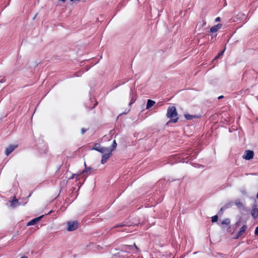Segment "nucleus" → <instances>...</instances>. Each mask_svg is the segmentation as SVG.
Returning <instances> with one entry per match:
<instances>
[{"instance_id": "1", "label": "nucleus", "mask_w": 258, "mask_h": 258, "mask_svg": "<svg viewBox=\"0 0 258 258\" xmlns=\"http://www.w3.org/2000/svg\"><path fill=\"white\" fill-rule=\"evenodd\" d=\"M166 116L168 118H170V122L176 123L178 120L177 117V113L175 106H170L167 109Z\"/></svg>"}, {"instance_id": "2", "label": "nucleus", "mask_w": 258, "mask_h": 258, "mask_svg": "<svg viewBox=\"0 0 258 258\" xmlns=\"http://www.w3.org/2000/svg\"><path fill=\"white\" fill-rule=\"evenodd\" d=\"M79 223L77 221H69L67 223V230L73 231L78 227Z\"/></svg>"}, {"instance_id": "3", "label": "nucleus", "mask_w": 258, "mask_h": 258, "mask_svg": "<svg viewBox=\"0 0 258 258\" xmlns=\"http://www.w3.org/2000/svg\"><path fill=\"white\" fill-rule=\"evenodd\" d=\"M27 202L24 203L19 202L16 198L14 197L10 201V206L13 208H15L20 205H24Z\"/></svg>"}, {"instance_id": "4", "label": "nucleus", "mask_w": 258, "mask_h": 258, "mask_svg": "<svg viewBox=\"0 0 258 258\" xmlns=\"http://www.w3.org/2000/svg\"><path fill=\"white\" fill-rule=\"evenodd\" d=\"M222 25L221 24H218L210 28V32L213 33L212 35V39L216 37L217 36L216 34L214 35V33L216 32L218 30H219L222 27Z\"/></svg>"}, {"instance_id": "5", "label": "nucleus", "mask_w": 258, "mask_h": 258, "mask_svg": "<svg viewBox=\"0 0 258 258\" xmlns=\"http://www.w3.org/2000/svg\"><path fill=\"white\" fill-rule=\"evenodd\" d=\"M112 156V150L103 154L101 158V162L102 164H105L108 159Z\"/></svg>"}, {"instance_id": "6", "label": "nucleus", "mask_w": 258, "mask_h": 258, "mask_svg": "<svg viewBox=\"0 0 258 258\" xmlns=\"http://www.w3.org/2000/svg\"><path fill=\"white\" fill-rule=\"evenodd\" d=\"M258 205L257 204H254L252 207V209L251 211V215L254 219L258 217Z\"/></svg>"}, {"instance_id": "7", "label": "nucleus", "mask_w": 258, "mask_h": 258, "mask_svg": "<svg viewBox=\"0 0 258 258\" xmlns=\"http://www.w3.org/2000/svg\"><path fill=\"white\" fill-rule=\"evenodd\" d=\"M254 155L253 152L251 150H246L245 151L243 158L246 160H250L253 158Z\"/></svg>"}, {"instance_id": "8", "label": "nucleus", "mask_w": 258, "mask_h": 258, "mask_svg": "<svg viewBox=\"0 0 258 258\" xmlns=\"http://www.w3.org/2000/svg\"><path fill=\"white\" fill-rule=\"evenodd\" d=\"M17 145H10L5 150V154L7 156L9 155L17 147Z\"/></svg>"}, {"instance_id": "9", "label": "nucleus", "mask_w": 258, "mask_h": 258, "mask_svg": "<svg viewBox=\"0 0 258 258\" xmlns=\"http://www.w3.org/2000/svg\"><path fill=\"white\" fill-rule=\"evenodd\" d=\"M247 228V227L246 225H243L240 229V230L237 233L235 238L237 239L240 237L245 232Z\"/></svg>"}, {"instance_id": "10", "label": "nucleus", "mask_w": 258, "mask_h": 258, "mask_svg": "<svg viewBox=\"0 0 258 258\" xmlns=\"http://www.w3.org/2000/svg\"><path fill=\"white\" fill-rule=\"evenodd\" d=\"M44 216V215H42L41 216L38 217L37 218H35L31 221H30L29 222L27 223V226H31V225H34L36 224L37 222H38Z\"/></svg>"}, {"instance_id": "11", "label": "nucleus", "mask_w": 258, "mask_h": 258, "mask_svg": "<svg viewBox=\"0 0 258 258\" xmlns=\"http://www.w3.org/2000/svg\"><path fill=\"white\" fill-rule=\"evenodd\" d=\"M90 101L91 104L89 105H87V107L90 109L94 108L97 104V102L94 98H90Z\"/></svg>"}, {"instance_id": "12", "label": "nucleus", "mask_w": 258, "mask_h": 258, "mask_svg": "<svg viewBox=\"0 0 258 258\" xmlns=\"http://www.w3.org/2000/svg\"><path fill=\"white\" fill-rule=\"evenodd\" d=\"M130 97H131V100L129 103V105H131L133 103H134L135 102V101H136V98L135 96L134 92L132 89L131 90Z\"/></svg>"}, {"instance_id": "13", "label": "nucleus", "mask_w": 258, "mask_h": 258, "mask_svg": "<svg viewBox=\"0 0 258 258\" xmlns=\"http://www.w3.org/2000/svg\"><path fill=\"white\" fill-rule=\"evenodd\" d=\"M200 116H200V115H190L188 114H186L184 115V117L187 120H191L194 118H199L200 117Z\"/></svg>"}, {"instance_id": "14", "label": "nucleus", "mask_w": 258, "mask_h": 258, "mask_svg": "<svg viewBox=\"0 0 258 258\" xmlns=\"http://www.w3.org/2000/svg\"><path fill=\"white\" fill-rule=\"evenodd\" d=\"M109 151H110L109 148L102 147H101L99 148V150H98V152H99L102 153L103 154H105L106 152H109Z\"/></svg>"}, {"instance_id": "15", "label": "nucleus", "mask_w": 258, "mask_h": 258, "mask_svg": "<svg viewBox=\"0 0 258 258\" xmlns=\"http://www.w3.org/2000/svg\"><path fill=\"white\" fill-rule=\"evenodd\" d=\"M155 103V102L151 99H148L146 105V109H149L153 106Z\"/></svg>"}, {"instance_id": "16", "label": "nucleus", "mask_w": 258, "mask_h": 258, "mask_svg": "<svg viewBox=\"0 0 258 258\" xmlns=\"http://www.w3.org/2000/svg\"><path fill=\"white\" fill-rule=\"evenodd\" d=\"M232 205H233L232 202L227 203L221 208V210H225L226 209L229 208L231 207Z\"/></svg>"}, {"instance_id": "17", "label": "nucleus", "mask_w": 258, "mask_h": 258, "mask_svg": "<svg viewBox=\"0 0 258 258\" xmlns=\"http://www.w3.org/2000/svg\"><path fill=\"white\" fill-rule=\"evenodd\" d=\"M84 164H85V166H86L85 163H84ZM91 169H92V168L91 167H86L85 169L84 170H82V171H81L80 172V174L81 175L82 174H84L85 173H87V172L90 171Z\"/></svg>"}, {"instance_id": "18", "label": "nucleus", "mask_w": 258, "mask_h": 258, "mask_svg": "<svg viewBox=\"0 0 258 258\" xmlns=\"http://www.w3.org/2000/svg\"><path fill=\"white\" fill-rule=\"evenodd\" d=\"M230 219H228V218H227V219H225L224 220H223L222 222H221V224L222 225H228L230 224Z\"/></svg>"}, {"instance_id": "19", "label": "nucleus", "mask_w": 258, "mask_h": 258, "mask_svg": "<svg viewBox=\"0 0 258 258\" xmlns=\"http://www.w3.org/2000/svg\"><path fill=\"white\" fill-rule=\"evenodd\" d=\"M101 146H100V145L99 144L96 143L94 145V146L92 148V150H94L98 151V150H99V148Z\"/></svg>"}, {"instance_id": "20", "label": "nucleus", "mask_w": 258, "mask_h": 258, "mask_svg": "<svg viewBox=\"0 0 258 258\" xmlns=\"http://www.w3.org/2000/svg\"><path fill=\"white\" fill-rule=\"evenodd\" d=\"M117 146V143L115 140H114L112 145V149H110V150H112V152L116 148Z\"/></svg>"}, {"instance_id": "21", "label": "nucleus", "mask_w": 258, "mask_h": 258, "mask_svg": "<svg viewBox=\"0 0 258 258\" xmlns=\"http://www.w3.org/2000/svg\"><path fill=\"white\" fill-rule=\"evenodd\" d=\"M235 204L238 207L241 208L243 207V204L239 201H235Z\"/></svg>"}, {"instance_id": "22", "label": "nucleus", "mask_w": 258, "mask_h": 258, "mask_svg": "<svg viewBox=\"0 0 258 258\" xmlns=\"http://www.w3.org/2000/svg\"><path fill=\"white\" fill-rule=\"evenodd\" d=\"M218 217L217 215H215L212 217V222L213 223L216 222L218 221Z\"/></svg>"}, {"instance_id": "23", "label": "nucleus", "mask_w": 258, "mask_h": 258, "mask_svg": "<svg viewBox=\"0 0 258 258\" xmlns=\"http://www.w3.org/2000/svg\"><path fill=\"white\" fill-rule=\"evenodd\" d=\"M127 227V225L123 223L122 224H117L114 227L118 228V227Z\"/></svg>"}, {"instance_id": "24", "label": "nucleus", "mask_w": 258, "mask_h": 258, "mask_svg": "<svg viewBox=\"0 0 258 258\" xmlns=\"http://www.w3.org/2000/svg\"><path fill=\"white\" fill-rule=\"evenodd\" d=\"M80 175H81V174H80V173L78 172L77 174H73L72 176L69 178V179H74L75 177H78V176H80Z\"/></svg>"}, {"instance_id": "25", "label": "nucleus", "mask_w": 258, "mask_h": 258, "mask_svg": "<svg viewBox=\"0 0 258 258\" xmlns=\"http://www.w3.org/2000/svg\"><path fill=\"white\" fill-rule=\"evenodd\" d=\"M224 51H225V49L224 50H223L222 51H221L220 52H219L218 53V54L215 57V59H217V58H219L220 56L222 55Z\"/></svg>"}, {"instance_id": "26", "label": "nucleus", "mask_w": 258, "mask_h": 258, "mask_svg": "<svg viewBox=\"0 0 258 258\" xmlns=\"http://www.w3.org/2000/svg\"><path fill=\"white\" fill-rule=\"evenodd\" d=\"M128 81V80H126L125 81H123V82H121L120 83H119L118 85H117V86H119V85H121L124 84L125 82H127Z\"/></svg>"}, {"instance_id": "27", "label": "nucleus", "mask_w": 258, "mask_h": 258, "mask_svg": "<svg viewBox=\"0 0 258 258\" xmlns=\"http://www.w3.org/2000/svg\"><path fill=\"white\" fill-rule=\"evenodd\" d=\"M254 234L255 235L258 236V227H256L254 231Z\"/></svg>"}, {"instance_id": "28", "label": "nucleus", "mask_w": 258, "mask_h": 258, "mask_svg": "<svg viewBox=\"0 0 258 258\" xmlns=\"http://www.w3.org/2000/svg\"><path fill=\"white\" fill-rule=\"evenodd\" d=\"M86 131H87L86 129H85L84 128H82L81 129V133H82V134L83 135Z\"/></svg>"}, {"instance_id": "29", "label": "nucleus", "mask_w": 258, "mask_h": 258, "mask_svg": "<svg viewBox=\"0 0 258 258\" xmlns=\"http://www.w3.org/2000/svg\"><path fill=\"white\" fill-rule=\"evenodd\" d=\"M129 227L128 228H125L123 230H121V231H126V232H128L130 230L128 229Z\"/></svg>"}, {"instance_id": "30", "label": "nucleus", "mask_w": 258, "mask_h": 258, "mask_svg": "<svg viewBox=\"0 0 258 258\" xmlns=\"http://www.w3.org/2000/svg\"><path fill=\"white\" fill-rule=\"evenodd\" d=\"M220 21V17H217L215 19V21L216 22H219Z\"/></svg>"}, {"instance_id": "31", "label": "nucleus", "mask_w": 258, "mask_h": 258, "mask_svg": "<svg viewBox=\"0 0 258 258\" xmlns=\"http://www.w3.org/2000/svg\"><path fill=\"white\" fill-rule=\"evenodd\" d=\"M5 82V80L4 78H3L2 79L0 80V83H4Z\"/></svg>"}, {"instance_id": "32", "label": "nucleus", "mask_w": 258, "mask_h": 258, "mask_svg": "<svg viewBox=\"0 0 258 258\" xmlns=\"http://www.w3.org/2000/svg\"><path fill=\"white\" fill-rule=\"evenodd\" d=\"M223 98V96L221 95V96H220L219 97H218V99H221Z\"/></svg>"}, {"instance_id": "33", "label": "nucleus", "mask_w": 258, "mask_h": 258, "mask_svg": "<svg viewBox=\"0 0 258 258\" xmlns=\"http://www.w3.org/2000/svg\"><path fill=\"white\" fill-rule=\"evenodd\" d=\"M128 248H129L130 249H132V248H133V246H132V245H130V246H128Z\"/></svg>"}, {"instance_id": "34", "label": "nucleus", "mask_w": 258, "mask_h": 258, "mask_svg": "<svg viewBox=\"0 0 258 258\" xmlns=\"http://www.w3.org/2000/svg\"><path fill=\"white\" fill-rule=\"evenodd\" d=\"M223 211H224V210H221V209H220V211H219V212H222H222H223Z\"/></svg>"}, {"instance_id": "35", "label": "nucleus", "mask_w": 258, "mask_h": 258, "mask_svg": "<svg viewBox=\"0 0 258 258\" xmlns=\"http://www.w3.org/2000/svg\"><path fill=\"white\" fill-rule=\"evenodd\" d=\"M51 212H52V211H50L49 213H47V215H49Z\"/></svg>"}, {"instance_id": "36", "label": "nucleus", "mask_w": 258, "mask_h": 258, "mask_svg": "<svg viewBox=\"0 0 258 258\" xmlns=\"http://www.w3.org/2000/svg\"><path fill=\"white\" fill-rule=\"evenodd\" d=\"M134 246L136 248V249H138V247L136 246V245L135 244H134Z\"/></svg>"}, {"instance_id": "37", "label": "nucleus", "mask_w": 258, "mask_h": 258, "mask_svg": "<svg viewBox=\"0 0 258 258\" xmlns=\"http://www.w3.org/2000/svg\"><path fill=\"white\" fill-rule=\"evenodd\" d=\"M256 198L258 199V191H257V195H256Z\"/></svg>"}, {"instance_id": "38", "label": "nucleus", "mask_w": 258, "mask_h": 258, "mask_svg": "<svg viewBox=\"0 0 258 258\" xmlns=\"http://www.w3.org/2000/svg\"><path fill=\"white\" fill-rule=\"evenodd\" d=\"M21 258H27V257H25V256H23V257H22Z\"/></svg>"}, {"instance_id": "39", "label": "nucleus", "mask_w": 258, "mask_h": 258, "mask_svg": "<svg viewBox=\"0 0 258 258\" xmlns=\"http://www.w3.org/2000/svg\"><path fill=\"white\" fill-rule=\"evenodd\" d=\"M161 201H162V200H159V201L158 202H159H159H161Z\"/></svg>"}, {"instance_id": "40", "label": "nucleus", "mask_w": 258, "mask_h": 258, "mask_svg": "<svg viewBox=\"0 0 258 258\" xmlns=\"http://www.w3.org/2000/svg\"><path fill=\"white\" fill-rule=\"evenodd\" d=\"M161 183V181H160V182H159V184H160Z\"/></svg>"}]
</instances>
